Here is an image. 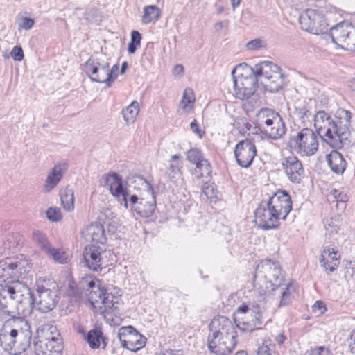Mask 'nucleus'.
I'll return each instance as SVG.
<instances>
[{
    "instance_id": "obj_60",
    "label": "nucleus",
    "mask_w": 355,
    "mask_h": 355,
    "mask_svg": "<svg viewBox=\"0 0 355 355\" xmlns=\"http://www.w3.org/2000/svg\"><path fill=\"white\" fill-rule=\"evenodd\" d=\"M225 4V0H217L215 2L214 8H216V10L217 11L218 15L221 14L224 11Z\"/></svg>"
},
{
    "instance_id": "obj_63",
    "label": "nucleus",
    "mask_w": 355,
    "mask_h": 355,
    "mask_svg": "<svg viewBox=\"0 0 355 355\" xmlns=\"http://www.w3.org/2000/svg\"><path fill=\"white\" fill-rule=\"evenodd\" d=\"M138 46H139V45L135 44V43H132V42H130L128 44V53L130 54L135 53Z\"/></svg>"
},
{
    "instance_id": "obj_54",
    "label": "nucleus",
    "mask_w": 355,
    "mask_h": 355,
    "mask_svg": "<svg viewBox=\"0 0 355 355\" xmlns=\"http://www.w3.org/2000/svg\"><path fill=\"white\" fill-rule=\"evenodd\" d=\"M237 315H245L244 316L252 317L256 313L249 309L247 305H242L237 309Z\"/></svg>"
},
{
    "instance_id": "obj_45",
    "label": "nucleus",
    "mask_w": 355,
    "mask_h": 355,
    "mask_svg": "<svg viewBox=\"0 0 355 355\" xmlns=\"http://www.w3.org/2000/svg\"><path fill=\"white\" fill-rule=\"evenodd\" d=\"M23 241L19 235L9 236L6 241L3 243V246L10 250H14L19 246L21 245Z\"/></svg>"
},
{
    "instance_id": "obj_49",
    "label": "nucleus",
    "mask_w": 355,
    "mask_h": 355,
    "mask_svg": "<svg viewBox=\"0 0 355 355\" xmlns=\"http://www.w3.org/2000/svg\"><path fill=\"white\" fill-rule=\"evenodd\" d=\"M46 217L53 222H58L62 218L60 209L58 207H50L46 211Z\"/></svg>"
},
{
    "instance_id": "obj_26",
    "label": "nucleus",
    "mask_w": 355,
    "mask_h": 355,
    "mask_svg": "<svg viewBox=\"0 0 355 355\" xmlns=\"http://www.w3.org/2000/svg\"><path fill=\"white\" fill-rule=\"evenodd\" d=\"M321 267L325 271L334 272L340 263V257H337V252L333 248H324L319 259Z\"/></svg>"
},
{
    "instance_id": "obj_8",
    "label": "nucleus",
    "mask_w": 355,
    "mask_h": 355,
    "mask_svg": "<svg viewBox=\"0 0 355 355\" xmlns=\"http://www.w3.org/2000/svg\"><path fill=\"white\" fill-rule=\"evenodd\" d=\"M320 137L313 130L304 128L290 137L288 146L301 157H311L318 151Z\"/></svg>"
},
{
    "instance_id": "obj_4",
    "label": "nucleus",
    "mask_w": 355,
    "mask_h": 355,
    "mask_svg": "<svg viewBox=\"0 0 355 355\" xmlns=\"http://www.w3.org/2000/svg\"><path fill=\"white\" fill-rule=\"evenodd\" d=\"M30 323L21 317L12 318L0 331V345L5 351L15 354L25 352L31 344Z\"/></svg>"
},
{
    "instance_id": "obj_43",
    "label": "nucleus",
    "mask_w": 355,
    "mask_h": 355,
    "mask_svg": "<svg viewBox=\"0 0 355 355\" xmlns=\"http://www.w3.org/2000/svg\"><path fill=\"white\" fill-rule=\"evenodd\" d=\"M344 42H341L340 46L342 49L353 51L355 50V27H349V33L345 36Z\"/></svg>"
},
{
    "instance_id": "obj_41",
    "label": "nucleus",
    "mask_w": 355,
    "mask_h": 355,
    "mask_svg": "<svg viewBox=\"0 0 355 355\" xmlns=\"http://www.w3.org/2000/svg\"><path fill=\"white\" fill-rule=\"evenodd\" d=\"M340 225L341 221L339 220L338 216L327 219L324 222L326 234L331 237L338 234Z\"/></svg>"
},
{
    "instance_id": "obj_52",
    "label": "nucleus",
    "mask_w": 355,
    "mask_h": 355,
    "mask_svg": "<svg viewBox=\"0 0 355 355\" xmlns=\"http://www.w3.org/2000/svg\"><path fill=\"white\" fill-rule=\"evenodd\" d=\"M11 55L12 58L16 61H21L24 59V52L21 46H15L12 51Z\"/></svg>"
},
{
    "instance_id": "obj_33",
    "label": "nucleus",
    "mask_w": 355,
    "mask_h": 355,
    "mask_svg": "<svg viewBox=\"0 0 355 355\" xmlns=\"http://www.w3.org/2000/svg\"><path fill=\"white\" fill-rule=\"evenodd\" d=\"M161 15L159 8L154 5L146 6L144 8L141 22L144 24H148L153 21H157Z\"/></svg>"
},
{
    "instance_id": "obj_28",
    "label": "nucleus",
    "mask_w": 355,
    "mask_h": 355,
    "mask_svg": "<svg viewBox=\"0 0 355 355\" xmlns=\"http://www.w3.org/2000/svg\"><path fill=\"white\" fill-rule=\"evenodd\" d=\"M251 319H248V317H239L235 319L236 327L242 331H252L257 329L259 325L262 324L261 315L257 312L254 316L250 317Z\"/></svg>"
},
{
    "instance_id": "obj_1",
    "label": "nucleus",
    "mask_w": 355,
    "mask_h": 355,
    "mask_svg": "<svg viewBox=\"0 0 355 355\" xmlns=\"http://www.w3.org/2000/svg\"><path fill=\"white\" fill-rule=\"evenodd\" d=\"M30 262L24 255L7 257L0 261V321L6 324L18 312L29 310L33 300L29 288L19 280L9 279L24 278L30 270Z\"/></svg>"
},
{
    "instance_id": "obj_56",
    "label": "nucleus",
    "mask_w": 355,
    "mask_h": 355,
    "mask_svg": "<svg viewBox=\"0 0 355 355\" xmlns=\"http://www.w3.org/2000/svg\"><path fill=\"white\" fill-rule=\"evenodd\" d=\"M347 345L352 354H355V329L352 331L347 339Z\"/></svg>"
},
{
    "instance_id": "obj_48",
    "label": "nucleus",
    "mask_w": 355,
    "mask_h": 355,
    "mask_svg": "<svg viewBox=\"0 0 355 355\" xmlns=\"http://www.w3.org/2000/svg\"><path fill=\"white\" fill-rule=\"evenodd\" d=\"M246 47L248 50L257 51L261 48L266 47V42L261 38H256L248 42Z\"/></svg>"
},
{
    "instance_id": "obj_36",
    "label": "nucleus",
    "mask_w": 355,
    "mask_h": 355,
    "mask_svg": "<svg viewBox=\"0 0 355 355\" xmlns=\"http://www.w3.org/2000/svg\"><path fill=\"white\" fill-rule=\"evenodd\" d=\"M131 184L132 185L130 186L132 187L135 190H139L143 192L141 195L153 192V186L142 176L137 175L133 177Z\"/></svg>"
},
{
    "instance_id": "obj_61",
    "label": "nucleus",
    "mask_w": 355,
    "mask_h": 355,
    "mask_svg": "<svg viewBox=\"0 0 355 355\" xmlns=\"http://www.w3.org/2000/svg\"><path fill=\"white\" fill-rule=\"evenodd\" d=\"M173 74L175 76H182L184 73V67L182 64H176L173 69Z\"/></svg>"
},
{
    "instance_id": "obj_14",
    "label": "nucleus",
    "mask_w": 355,
    "mask_h": 355,
    "mask_svg": "<svg viewBox=\"0 0 355 355\" xmlns=\"http://www.w3.org/2000/svg\"><path fill=\"white\" fill-rule=\"evenodd\" d=\"M118 338L122 347L135 352L143 348L146 342V338L132 326L121 328Z\"/></svg>"
},
{
    "instance_id": "obj_53",
    "label": "nucleus",
    "mask_w": 355,
    "mask_h": 355,
    "mask_svg": "<svg viewBox=\"0 0 355 355\" xmlns=\"http://www.w3.org/2000/svg\"><path fill=\"white\" fill-rule=\"evenodd\" d=\"M34 19L29 17H22L21 22L19 24V26L21 28L26 30L31 29L34 25Z\"/></svg>"
},
{
    "instance_id": "obj_12",
    "label": "nucleus",
    "mask_w": 355,
    "mask_h": 355,
    "mask_svg": "<svg viewBox=\"0 0 355 355\" xmlns=\"http://www.w3.org/2000/svg\"><path fill=\"white\" fill-rule=\"evenodd\" d=\"M108 68V59L103 55L90 57L85 64L86 75L96 83L106 84Z\"/></svg>"
},
{
    "instance_id": "obj_13",
    "label": "nucleus",
    "mask_w": 355,
    "mask_h": 355,
    "mask_svg": "<svg viewBox=\"0 0 355 355\" xmlns=\"http://www.w3.org/2000/svg\"><path fill=\"white\" fill-rule=\"evenodd\" d=\"M128 202V207L141 217L150 216L156 207L154 192L141 195L140 197L135 194L131 195Z\"/></svg>"
},
{
    "instance_id": "obj_42",
    "label": "nucleus",
    "mask_w": 355,
    "mask_h": 355,
    "mask_svg": "<svg viewBox=\"0 0 355 355\" xmlns=\"http://www.w3.org/2000/svg\"><path fill=\"white\" fill-rule=\"evenodd\" d=\"M46 253L55 262L59 263H66L69 259V255L67 252L62 251L60 249L51 248V246L50 247L49 250H47Z\"/></svg>"
},
{
    "instance_id": "obj_59",
    "label": "nucleus",
    "mask_w": 355,
    "mask_h": 355,
    "mask_svg": "<svg viewBox=\"0 0 355 355\" xmlns=\"http://www.w3.org/2000/svg\"><path fill=\"white\" fill-rule=\"evenodd\" d=\"M141 40V35L137 31H132L131 32V42L135 44L140 46Z\"/></svg>"
},
{
    "instance_id": "obj_64",
    "label": "nucleus",
    "mask_w": 355,
    "mask_h": 355,
    "mask_svg": "<svg viewBox=\"0 0 355 355\" xmlns=\"http://www.w3.org/2000/svg\"><path fill=\"white\" fill-rule=\"evenodd\" d=\"M286 340V336H284V334L282 333H280L279 334H277L275 337V341L279 344V345H282L284 343V342Z\"/></svg>"
},
{
    "instance_id": "obj_30",
    "label": "nucleus",
    "mask_w": 355,
    "mask_h": 355,
    "mask_svg": "<svg viewBox=\"0 0 355 355\" xmlns=\"http://www.w3.org/2000/svg\"><path fill=\"white\" fill-rule=\"evenodd\" d=\"M352 25L345 22H340L338 24L329 27V36L334 43L340 46L341 42H344L345 36L349 33V27Z\"/></svg>"
},
{
    "instance_id": "obj_23",
    "label": "nucleus",
    "mask_w": 355,
    "mask_h": 355,
    "mask_svg": "<svg viewBox=\"0 0 355 355\" xmlns=\"http://www.w3.org/2000/svg\"><path fill=\"white\" fill-rule=\"evenodd\" d=\"M294 288L291 281L286 282L285 279L279 286H274V288L269 289L270 293L279 300L278 306L282 307L288 305L291 302V293L294 292Z\"/></svg>"
},
{
    "instance_id": "obj_40",
    "label": "nucleus",
    "mask_w": 355,
    "mask_h": 355,
    "mask_svg": "<svg viewBox=\"0 0 355 355\" xmlns=\"http://www.w3.org/2000/svg\"><path fill=\"white\" fill-rule=\"evenodd\" d=\"M211 173V168L207 159L199 162L194 169L193 175L198 179L209 178Z\"/></svg>"
},
{
    "instance_id": "obj_9",
    "label": "nucleus",
    "mask_w": 355,
    "mask_h": 355,
    "mask_svg": "<svg viewBox=\"0 0 355 355\" xmlns=\"http://www.w3.org/2000/svg\"><path fill=\"white\" fill-rule=\"evenodd\" d=\"M302 29L312 34H324L329 31V24L324 16L318 10L307 9L299 18Z\"/></svg>"
},
{
    "instance_id": "obj_2",
    "label": "nucleus",
    "mask_w": 355,
    "mask_h": 355,
    "mask_svg": "<svg viewBox=\"0 0 355 355\" xmlns=\"http://www.w3.org/2000/svg\"><path fill=\"white\" fill-rule=\"evenodd\" d=\"M334 121L331 115L320 110L314 115V128L316 134L332 148L342 149L350 144L352 114L349 110L340 109Z\"/></svg>"
},
{
    "instance_id": "obj_22",
    "label": "nucleus",
    "mask_w": 355,
    "mask_h": 355,
    "mask_svg": "<svg viewBox=\"0 0 355 355\" xmlns=\"http://www.w3.org/2000/svg\"><path fill=\"white\" fill-rule=\"evenodd\" d=\"M35 349L43 355H61L62 345L55 336L46 337L43 340H34Z\"/></svg>"
},
{
    "instance_id": "obj_18",
    "label": "nucleus",
    "mask_w": 355,
    "mask_h": 355,
    "mask_svg": "<svg viewBox=\"0 0 355 355\" xmlns=\"http://www.w3.org/2000/svg\"><path fill=\"white\" fill-rule=\"evenodd\" d=\"M257 155V148L253 142L245 139L239 142L234 149L237 164L243 168L249 167Z\"/></svg>"
},
{
    "instance_id": "obj_20",
    "label": "nucleus",
    "mask_w": 355,
    "mask_h": 355,
    "mask_svg": "<svg viewBox=\"0 0 355 355\" xmlns=\"http://www.w3.org/2000/svg\"><path fill=\"white\" fill-rule=\"evenodd\" d=\"M105 250L99 245L92 244L85 248L83 257L87 268L93 271L102 269L103 254Z\"/></svg>"
},
{
    "instance_id": "obj_6",
    "label": "nucleus",
    "mask_w": 355,
    "mask_h": 355,
    "mask_svg": "<svg viewBox=\"0 0 355 355\" xmlns=\"http://www.w3.org/2000/svg\"><path fill=\"white\" fill-rule=\"evenodd\" d=\"M37 297L34 296L29 288L30 295L33 300L29 310L21 311L23 313H31L35 308L43 313L53 310L57 305L59 298L58 285L55 282L49 281L37 286Z\"/></svg>"
},
{
    "instance_id": "obj_32",
    "label": "nucleus",
    "mask_w": 355,
    "mask_h": 355,
    "mask_svg": "<svg viewBox=\"0 0 355 355\" xmlns=\"http://www.w3.org/2000/svg\"><path fill=\"white\" fill-rule=\"evenodd\" d=\"M86 340L92 349H97L100 347L101 343L103 344V349H105L107 346V343L103 336V332L99 328H94L90 330L87 335Z\"/></svg>"
},
{
    "instance_id": "obj_47",
    "label": "nucleus",
    "mask_w": 355,
    "mask_h": 355,
    "mask_svg": "<svg viewBox=\"0 0 355 355\" xmlns=\"http://www.w3.org/2000/svg\"><path fill=\"white\" fill-rule=\"evenodd\" d=\"M332 195L336 203V206L338 209H345L346 207V202L348 200V196L345 193H343L338 190H334Z\"/></svg>"
},
{
    "instance_id": "obj_51",
    "label": "nucleus",
    "mask_w": 355,
    "mask_h": 355,
    "mask_svg": "<svg viewBox=\"0 0 355 355\" xmlns=\"http://www.w3.org/2000/svg\"><path fill=\"white\" fill-rule=\"evenodd\" d=\"M310 355H332V352L329 348L320 346L312 349Z\"/></svg>"
},
{
    "instance_id": "obj_37",
    "label": "nucleus",
    "mask_w": 355,
    "mask_h": 355,
    "mask_svg": "<svg viewBox=\"0 0 355 355\" xmlns=\"http://www.w3.org/2000/svg\"><path fill=\"white\" fill-rule=\"evenodd\" d=\"M60 200L64 209L71 211L74 209V195L71 189L65 188L60 191Z\"/></svg>"
},
{
    "instance_id": "obj_55",
    "label": "nucleus",
    "mask_w": 355,
    "mask_h": 355,
    "mask_svg": "<svg viewBox=\"0 0 355 355\" xmlns=\"http://www.w3.org/2000/svg\"><path fill=\"white\" fill-rule=\"evenodd\" d=\"M271 351L267 345V341L265 340L263 345L258 348L256 355H272Z\"/></svg>"
},
{
    "instance_id": "obj_39",
    "label": "nucleus",
    "mask_w": 355,
    "mask_h": 355,
    "mask_svg": "<svg viewBox=\"0 0 355 355\" xmlns=\"http://www.w3.org/2000/svg\"><path fill=\"white\" fill-rule=\"evenodd\" d=\"M32 239L33 241L45 253L47 250H49V248L51 246L46 236L39 230L33 232Z\"/></svg>"
},
{
    "instance_id": "obj_50",
    "label": "nucleus",
    "mask_w": 355,
    "mask_h": 355,
    "mask_svg": "<svg viewBox=\"0 0 355 355\" xmlns=\"http://www.w3.org/2000/svg\"><path fill=\"white\" fill-rule=\"evenodd\" d=\"M119 70V67L117 64H114L111 69L110 67L108 68L107 78H106V85L107 87H111L112 84L114 82V80L117 78V71Z\"/></svg>"
},
{
    "instance_id": "obj_38",
    "label": "nucleus",
    "mask_w": 355,
    "mask_h": 355,
    "mask_svg": "<svg viewBox=\"0 0 355 355\" xmlns=\"http://www.w3.org/2000/svg\"><path fill=\"white\" fill-rule=\"evenodd\" d=\"M195 101L193 91L190 88L184 89L182 100L180 101V108L186 113L189 112L193 106Z\"/></svg>"
},
{
    "instance_id": "obj_16",
    "label": "nucleus",
    "mask_w": 355,
    "mask_h": 355,
    "mask_svg": "<svg viewBox=\"0 0 355 355\" xmlns=\"http://www.w3.org/2000/svg\"><path fill=\"white\" fill-rule=\"evenodd\" d=\"M104 187H107L112 195L128 209V192L123 187L122 178L116 173H111L103 177Z\"/></svg>"
},
{
    "instance_id": "obj_44",
    "label": "nucleus",
    "mask_w": 355,
    "mask_h": 355,
    "mask_svg": "<svg viewBox=\"0 0 355 355\" xmlns=\"http://www.w3.org/2000/svg\"><path fill=\"white\" fill-rule=\"evenodd\" d=\"M295 114L303 123L309 119L311 116V112L310 108L308 107V104L304 101L302 103H299L295 106Z\"/></svg>"
},
{
    "instance_id": "obj_31",
    "label": "nucleus",
    "mask_w": 355,
    "mask_h": 355,
    "mask_svg": "<svg viewBox=\"0 0 355 355\" xmlns=\"http://www.w3.org/2000/svg\"><path fill=\"white\" fill-rule=\"evenodd\" d=\"M80 286L83 289L89 291L87 295L89 303L91 302L92 294L97 293V291H102L104 288L100 284V280L93 275H86L83 277L80 282Z\"/></svg>"
},
{
    "instance_id": "obj_29",
    "label": "nucleus",
    "mask_w": 355,
    "mask_h": 355,
    "mask_svg": "<svg viewBox=\"0 0 355 355\" xmlns=\"http://www.w3.org/2000/svg\"><path fill=\"white\" fill-rule=\"evenodd\" d=\"M85 237L88 241L97 243H104L106 238L103 226L98 223H92L86 229Z\"/></svg>"
},
{
    "instance_id": "obj_62",
    "label": "nucleus",
    "mask_w": 355,
    "mask_h": 355,
    "mask_svg": "<svg viewBox=\"0 0 355 355\" xmlns=\"http://www.w3.org/2000/svg\"><path fill=\"white\" fill-rule=\"evenodd\" d=\"M214 188L212 186H207L202 187V192L207 198H211V196H209L210 192H213Z\"/></svg>"
},
{
    "instance_id": "obj_19",
    "label": "nucleus",
    "mask_w": 355,
    "mask_h": 355,
    "mask_svg": "<svg viewBox=\"0 0 355 355\" xmlns=\"http://www.w3.org/2000/svg\"><path fill=\"white\" fill-rule=\"evenodd\" d=\"M68 168L69 164L65 161L55 164L47 173L43 186V192L47 193L53 190L60 182Z\"/></svg>"
},
{
    "instance_id": "obj_57",
    "label": "nucleus",
    "mask_w": 355,
    "mask_h": 355,
    "mask_svg": "<svg viewBox=\"0 0 355 355\" xmlns=\"http://www.w3.org/2000/svg\"><path fill=\"white\" fill-rule=\"evenodd\" d=\"M312 309L313 312H318L320 314H321L326 311V306L322 301H316L312 306Z\"/></svg>"
},
{
    "instance_id": "obj_35",
    "label": "nucleus",
    "mask_w": 355,
    "mask_h": 355,
    "mask_svg": "<svg viewBox=\"0 0 355 355\" xmlns=\"http://www.w3.org/2000/svg\"><path fill=\"white\" fill-rule=\"evenodd\" d=\"M254 68H252L246 63H242L236 65L232 71L233 80L235 79H252L248 78L247 75L248 73H252L254 76Z\"/></svg>"
},
{
    "instance_id": "obj_15",
    "label": "nucleus",
    "mask_w": 355,
    "mask_h": 355,
    "mask_svg": "<svg viewBox=\"0 0 355 355\" xmlns=\"http://www.w3.org/2000/svg\"><path fill=\"white\" fill-rule=\"evenodd\" d=\"M254 218L256 225L265 230L278 227L281 220L266 202H262L256 209Z\"/></svg>"
},
{
    "instance_id": "obj_7",
    "label": "nucleus",
    "mask_w": 355,
    "mask_h": 355,
    "mask_svg": "<svg viewBox=\"0 0 355 355\" xmlns=\"http://www.w3.org/2000/svg\"><path fill=\"white\" fill-rule=\"evenodd\" d=\"M257 123L261 132L273 140L282 138L286 131L279 113L269 108H262L257 112Z\"/></svg>"
},
{
    "instance_id": "obj_10",
    "label": "nucleus",
    "mask_w": 355,
    "mask_h": 355,
    "mask_svg": "<svg viewBox=\"0 0 355 355\" xmlns=\"http://www.w3.org/2000/svg\"><path fill=\"white\" fill-rule=\"evenodd\" d=\"M268 71H272V74L266 80V86L269 87L272 92H278L284 84V75L280 67L269 61L262 62L255 65L254 78L257 81L260 74H267Z\"/></svg>"
},
{
    "instance_id": "obj_58",
    "label": "nucleus",
    "mask_w": 355,
    "mask_h": 355,
    "mask_svg": "<svg viewBox=\"0 0 355 355\" xmlns=\"http://www.w3.org/2000/svg\"><path fill=\"white\" fill-rule=\"evenodd\" d=\"M190 128L193 133L198 135L200 138L203 136L204 132L199 128L196 120H193V121H191V123H190Z\"/></svg>"
},
{
    "instance_id": "obj_3",
    "label": "nucleus",
    "mask_w": 355,
    "mask_h": 355,
    "mask_svg": "<svg viewBox=\"0 0 355 355\" xmlns=\"http://www.w3.org/2000/svg\"><path fill=\"white\" fill-rule=\"evenodd\" d=\"M237 331L232 322L226 317L214 318L209 324L207 346L210 353L228 355L237 345Z\"/></svg>"
},
{
    "instance_id": "obj_34",
    "label": "nucleus",
    "mask_w": 355,
    "mask_h": 355,
    "mask_svg": "<svg viewBox=\"0 0 355 355\" xmlns=\"http://www.w3.org/2000/svg\"><path fill=\"white\" fill-rule=\"evenodd\" d=\"M139 110V105L138 102L136 101H133L130 105L123 110V117L128 125L135 123L138 115Z\"/></svg>"
},
{
    "instance_id": "obj_27",
    "label": "nucleus",
    "mask_w": 355,
    "mask_h": 355,
    "mask_svg": "<svg viewBox=\"0 0 355 355\" xmlns=\"http://www.w3.org/2000/svg\"><path fill=\"white\" fill-rule=\"evenodd\" d=\"M168 164L166 171L167 176L171 182L178 184L182 180V162L180 159V155H172L168 161Z\"/></svg>"
},
{
    "instance_id": "obj_46",
    "label": "nucleus",
    "mask_w": 355,
    "mask_h": 355,
    "mask_svg": "<svg viewBox=\"0 0 355 355\" xmlns=\"http://www.w3.org/2000/svg\"><path fill=\"white\" fill-rule=\"evenodd\" d=\"M187 160L197 166L199 162L205 160L200 150L198 148H191L187 152Z\"/></svg>"
},
{
    "instance_id": "obj_24",
    "label": "nucleus",
    "mask_w": 355,
    "mask_h": 355,
    "mask_svg": "<svg viewBox=\"0 0 355 355\" xmlns=\"http://www.w3.org/2000/svg\"><path fill=\"white\" fill-rule=\"evenodd\" d=\"M338 149L334 148L329 154L326 155V162L330 170L338 175L344 173L347 166V162L343 154Z\"/></svg>"
},
{
    "instance_id": "obj_17",
    "label": "nucleus",
    "mask_w": 355,
    "mask_h": 355,
    "mask_svg": "<svg viewBox=\"0 0 355 355\" xmlns=\"http://www.w3.org/2000/svg\"><path fill=\"white\" fill-rule=\"evenodd\" d=\"M266 205L279 216L284 220L292 209V201L290 195L285 191H278L266 202Z\"/></svg>"
},
{
    "instance_id": "obj_21",
    "label": "nucleus",
    "mask_w": 355,
    "mask_h": 355,
    "mask_svg": "<svg viewBox=\"0 0 355 355\" xmlns=\"http://www.w3.org/2000/svg\"><path fill=\"white\" fill-rule=\"evenodd\" d=\"M283 168L288 180L299 184L304 176V168L301 162L295 156H289L282 162Z\"/></svg>"
},
{
    "instance_id": "obj_11",
    "label": "nucleus",
    "mask_w": 355,
    "mask_h": 355,
    "mask_svg": "<svg viewBox=\"0 0 355 355\" xmlns=\"http://www.w3.org/2000/svg\"><path fill=\"white\" fill-rule=\"evenodd\" d=\"M90 304L95 313L105 317L106 315L114 313L118 309L119 302L117 297L103 288L97 291V293L92 294Z\"/></svg>"
},
{
    "instance_id": "obj_25",
    "label": "nucleus",
    "mask_w": 355,
    "mask_h": 355,
    "mask_svg": "<svg viewBox=\"0 0 355 355\" xmlns=\"http://www.w3.org/2000/svg\"><path fill=\"white\" fill-rule=\"evenodd\" d=\"M234 96L241 100L248 99L255 92L254 79H235L234 83Z\"/></svg>"
},
{
    "instance_id": "obj_5",
    "label": "nucleus",
    "mask_w": 355,
    "mask_h": 355,
    "mask_svg": "<svg viewBox=\"0 0 355 355\" xmlns=\"http://www.w3.org/2000/svg\"><path fill=\"white\" fill-rule=\"evenodd\" d=\"M282 268L277 261L264 259L257 266L254 275V292L260 297H266L269 289L279 286L284 280Z\"/></svg>"
}]
</instances>
